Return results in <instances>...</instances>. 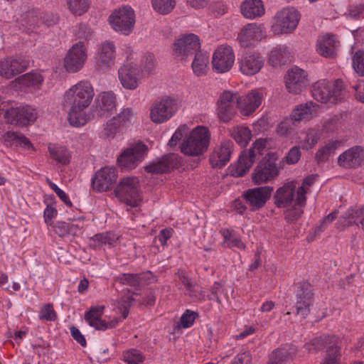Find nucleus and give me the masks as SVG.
I'll list each match as a JSON object with an SVG mask.
<instances>
[{"label": "nucleus", "mask_w": 364, "mask_h": 364, "mask_svg": "<svg viewBox=\"0 0 364 364\" xmlns=\"http://www.w3.org/2000/svg\"><path fill=\"white\" fill-rule=\"evenodd\" d=\"M94 95V90L87 81H80L66 91L64 105L70 107L68 119L70 125L80 127L91 119L90 114L85 110L90 105Z\"/></svg>", "instance_id": "f257e3e1"}, {"label": "nucleus", "mask_w": 364, "mask_h": 364, "mask_svg": "<svg viewBox=\"0 0 364 364\" xmlns=\"http://www.w3.org/2000/svg\"><path fill=\"white\" fill-rule=\"evenodd\" d=\"M210 140L209 129L205 127L198 126L183 140L181 145V151L187 156H199L208 150Z\"/></svg>", "instance_id": "f03ea898"}, {"label": "nucleus", "mask_w": 364, "mask_h": 364, "mask_svg": "<svg viewBox=\"0 0 364 364\" xmlns=\"http://www.w3.org/2000/svg\"><path fill=\"white\" fill-rule=\"evenodd\" d=\"M281 162L276 153L269 152L259 162L252 173V181L262 184L275 179L279 174Z\"/></svg>", "instance_id": "7ed1b4c3"}, {"label": "nucleus", "mask_w": 364, "mask_h": 364, "mask_svg": "<svg viewBox=\"0 0 364 364\" xmlns=\"http://www.w3.org/2000/svg\"><path fill=\"white\" fill-rule=\"evenodd\" d=\"M338 342V338L335 336L323 335L312 339L305 347L309 351H318L327 347L326 357L321 364H339L341 353Z\"/></svg>", "instance_id": "20e7f679"}, {"label": "nucleus", "mask_w": 364, "mask_h": 364, "mask_svg": "<svg viewBox=\"0 0 364 364\" xmlns=\"http://www.w3.org/2000/svg\"><path fill=\"white\" fill-rule=\"evenodd\" d=\"M139 183V181L136 177L123 178L114 189L115 196L127 205L139 206L141 200Z\"/></svg>", "instance_id": "39448f33"}, {"label": "nucleus", "mask_w": 364, "mask_h": 364, "mask_svg": "<svg viewBox=\"0 0 364 364\" xmlns=\"http://www.w3.org/2000/svg\"><path fill=\"white\" fill-rule=\"evenodd\" d=\"M178 109L177 100L165 96L153 103L150 110V118L156 124H162L169 120L176 113Z\"/></svg>", "instance_id": "423d86ee"}, {"label": "nucleus", "mask_w": 364, "mask_h": 364, "mask_svg": "<svg viewBox=\"0 0 364 364\" xmlns=\"http://www.w3.org/2000/svg\"><path fill=\"white\" fill-rule=\"evenodd\" d=\"M267 146V140L259 139L255 141L252 147L248 150L243 151L237 161L235 169L232 171V175L241 177L243 176L254 164L257 155H262Z\"/></svg>", "instance_id": "0eeeda50"}, {"label": "nucleus", "mask_w": 364, "mask_h": 364, "mask_svg": "<svg viewBox=\"0 0 364 364\" xmlns=\"http://www.w3.org/2000/svg\"><path fill=\"white\" fill-rule=\"evenodd\" d=\"M299 19L300 14L295 9H283L274 16L272 31L277 35L290 33L296 28Z\"/></svg>", "instance_id": "6e6552de"}, {"label": "nucleus", "mask_w": 364, "mask_h": 364, "mask_svg": "<svg viewBox=\"0 0 364 364\" xmlns=\"http://www.w3.org/2000/svg\"><path fill=\"white\" fill-rule=\"evenodd\" d=\"M342 82L337 80L332 83L326 80H321L312 85L313 97L322 103L336 102L341 95Z\"/></svg>", "instance_id": "1a4fd4ad"}, {"label": "nucleus", "mask_w": 364, "mask_h": 364, "mask_svg": "<svg viewBox=\"0 0 364 364\" xmlns=\"http://www.w3.org/2000/svg\"><path fill=\"white\" fill-rule=\"evenodd\" d=\"M109 23L114 31L129 35L135 24L134 11L128 6L115 9L109 17Z\"/></svg>", "instance_id": "9d476101"}, {"label": "nucleus", "mask_w": 364, "mask_h": 364, "mask_svg": "<svg viewBox=\"0 0 364 364\" xmlns=\"http://www.w3.org/2000/svg\"><path fill=\"white\" fill-rule=\"evenodd\" d=\"M37 117V110L29 105L11 107L4 114V118L8 123L22 127L34 122Z\"/></svg>", "instance_id": "9b49d317"}, {"label": "nucleus", "mask_w": 364, "mask_h": 364, "mask_svg": "<svg viewBox=\"0 0 364 364\" xmlns=\"http://www.w3.org/2000/svg\"><path fill=\"white\" fill-rule=\"evenodd\" d=\"M296 314L303 318L310 314L311 306L314 304V292L312 286L307 282L298 284L296 291Z\"/></svg>", "instance_id": "f8f14e48"}, {"label": "nucleus", "mask_w": 364, "mask_h": 364, "mask_svg": "<svg viewBox=\"0 0 364 364\" xmlns=\"http://www.w3.org/2000/svg\"><path fill=\"white\" fill-rule=\"evenodd\" d=\"M200 43L198 36L189 33L177 39L173 46L174 55L186 60L188 56L195 55L200 51Z\"/></svg>", "instance_id": "ddd939ff"}, {"label": "nucleus", "mask_w": 364, "mask_h": 364, "mask_svg": "<svg viewBox=\"0 0 364 364\" xmlns=\"http://www.w3.org/2000/svg\"><path fill=\"white\" fill-rule=\"evenodd\" d=\"M273 188L262 186L250 188L244 191L242 197L245 200L251 211H257L263 208L270 198Z\"/></svg>", "instance_id": "4468645a"}, {"label": "nucleus", "mask_w": 364, "mask_h": 364, "mask_svg": "<svg viewBox=\"0 0 364 364\" xmlns=\"http://www.w3.org/2000/svg\"><path fill=\"white\" fill-rule=\"evenodd\" d=\"M238 107L237 93L225 91L218 100L217 114L223 122L230 121L236 113Z\"/></svg>", "instance_id": "2eb2a0df"}, {"label": "nucleus", "mask_w": 364, "mask_h": 364, "mask_svg": "<svg viewBox=\"0 0 364 364\" xmlns=\"http://www.w3.org/2000/svg\"><path fill=\"white\" fill-rule=\"evenodd\" d=\"M147 151V146L141 142L125 150L118 158L119 166L126 169L135 168L144 159Z\"/></svg>", "instance_id": "dca6fc26"}, {"label": "nucleus", "mask_w": 364, "mask_h": 364, "mask_svg": "<svg viewBox=\"0 0 364 364\" xmlns=\"http://www.w3.org/2000/svg\"><path fill=\"white\" fill-rule=\"evenodd\" d=\"M240 71L245 75L252 76L258 73L264 64V57L257 52L247 51L238 58Z\"/></svg>", "instance_id": "f3484780"}, {"label": "nucleus", "mask_w": 364, "mask_h": 364, "mask_svg": "<svg viewBox=\"0 0 364 364\" xmlns=\"http://www.w3.org/2000/svg\"><path fill=\"white\" fill-rule=\"evenodd\" d=\"M87 59L84 43L80 41L74 44L68 50L64 59V67L69 73L79 71Z\"/></svg>", "instance_id": "a211bd4d"}, {"label": "nucleus", "mask_w": 364, "mask_h": 364, "mask_svg": "<svg viewBox=\"0 0 364 364\" xmlns=\"http://www.w3.org/2000/svg\"><path fill=\"white\" fill-rule=\"evenodd\" d=\"M235 62V54L231 47L221 46L213 53V69L218 73L229 71Z\"/></svg>", "instance_id": "6ab92c4d"}, {"label": "nucleus", "mask_w": 364, "mask_h": 364, "mask_svg": "<svg viewBox=\"0 0 364 364\" xmlns=\"http://www.w3.org/2000/svg\"><path fill=\"white\" fill-rule=\"evenodd\" d=\"M116 96L112 92H103L97 95L92 112L99 117H108L116 109Z\"/></svg>", "instance_id": "aec40b11"}, {"label": "nucleus", "mask_w": 364, "mask_h": 364, "mask_svg": "<svg viewBox=\"0 0 364 364\" xmlns=\"http://www.w3.org/2000/svg\"><path fill=\"white\" fill-rule=\"evenodd\" d=\"M117 171L113 167H105L99 170L92 178V186L95 191H108L116 183Z\"/></svg>", "instance_id": "412c9836"}, {"label": "nucleus", "mask_w": 364, "mask_h": 364, "mask_svg": "<svg viewBox=\"0 0 364 364\" xmlns=\"http://www.w3.org/2000/svg\"><path fill=\"white\" fill-rule=\"evenodd\" d=\"M264 94L262 90H253L244 96L237 95L238 108L244 116H249L261 105Z\"/></svg>", "instance_id": "4be33fe9"}, {"label": "nucleus", "mask_w": 364, "mask_h": 364, "mask_svg": "<svg viewBox=\"0 0 364 364\" xmlns=\"http://www.w3.org/2000/svg\"><path fill=\"white\" fill-rule=\"evenodd\" d=\"M115 60V46L113 42L106 41L102 43L95 56V66L97 69L107 70L114 64Z\"/></svg>", "instance_id": "5701e85b"}, {"label": "nucleus", "mask_w": 364, "mask_h": 364, "mask_svg": "<svg viewBox=\"0 0 364 364\" xmlns=\"http://www.w3.org/2000/svg\"><path fill=\"white\" fill-rule=\"evenodd\" d=\"M181 164L178 154L171 153L157 159L145 167L146 172L152 174L168 173Z\"/></svg>", "instance_id": "b1692460"}, {"label": "nucleus", "mask_w": 364, "mask_h": 364, "mask_svg": "<svg viewBox=\"0 0 364 364\" xmlns=\"http://www.w3.org/2000/svg\"><path fill=\"white\" fill-rule=\"evenodd\" d=\"M28 61L22 58H8L0 61V76L5 79H11L24 72Z\"/></svg>", "instance_id": "393cba45"}, {"label": "nucleus", "mask_w": 364, "mask_h": 364, "mask_svg": "<svg viewBox=\"0 0 364 364\" xmlns=\"http://www.w3.org/2000/svg\"><path fill=\"white\" fill-rule=\"evenodd\" d=\"M285 84L289 92L300 93L307 85L306 72L298 67L292 68L285 76Z\"/></svg>", "instance_id": "a878e982"}, {"label": "nucleus", "mask_w": 364, "mask_h": 364, "mask_svg": "<svg viewBox=\"0 0 364 364\" xmlns=\"http://www.w3.org/2000/svg\"><path fill=\"white\" fill-rule=\"evenodd\" d=\"M265 36L266 32L262 26L249 23L241 31L237 38L241 46L247 48L253 46L255 42L261 41Z\"/></svg>", "instance_id": "bb28decb"}, {"label": "nucleus", "mask_w": 364, "mask_h": 364, "mask_svg": "<svg viewBox=\"0 0 364 364\" xmlns=\"http://www.w3.org/2000/svg\"><path fill=\"white\" fill-rule=\"evenodd\" d=\"M234 144L230 140H225L216 147L210 156V162L213 168H220L230 160Z\"/></svg>", "instance_id": "cd10ccee"}, {"label": "nucleus", "mask_w": 364, "mask_h": 364, "mask_svg": "<svg viewBox=\"0 0 364 364\" xmlns=\"http://www.w3.org/2000/svg\"><path fill=\"white\" fill-rule=\"evenodd\" d=\"M296 192L294 182H289L279 187L274 195L275 205L279 208H284L293 205Z\"/></svg>", "instance_id": "c85d7f7f"}, {"label": "nucleus", "mask_w": 364, "mask_h": 364, "mask_svg": "<svg viewBox=\"0 0 364 364\" xmlns=\"http://www.w3.org/2000/svg\"><path fill=\"white\" fill-rule=\"evenodd\" d=\"M118 74L119 79L124 88L134 90L138 87L141 75L135 65H124L120 68Z\"/></svg>", "instance_id": "c756f323"}, {"label": "nucleus", "mask_w": 364, "mask_h": 364, "mask_svg": "<svg viewBox=\"0 0 364 364\" xmlns=\"http://www.w3.org/2000/svg\"><path fill=\"white\" fill-rule=\"evenodd\" d=\"M364 162V148L360 146H353L342 154L338 159V163L344 168H355Z\"/></svg>", "instance_id": "7c9ffc66"}, {"label": "nucleus", "mask_w": 364, "mask_h": 364, "mask_svg": "<svg viewBox=\"0 0 364 364\" xmlns=\"http://www.w3.org/2000/svg\"><path fill=\"white\" fill-rule=\"evenodd\" d=\"M307 191L304 187H299L296 192L295 203L292 207L284 213V218L289 223L297 221L303 215V208L306 205Z\"/></svg>", "instance_id": "2f4dec72"}, {"label": "nucleus", "mask_w": 364, "mask_h": 364, "mask_svg": "<svg viewBox=\"0 0 364 364\" xmlns=\"http://www.w3.org/2000/svg\"><path fill=\"white\" fill-rule=\"evenodd\" d=\"M339 41L335 35L326 34L321 36L317 41V52L324 58H335Z\"/></svg>", "instance_id": "473e14b6"}, {"label": "nucleus", "mask_w": 364, "mask_h": 364, "mask_svg": "<svg viewBox=\"0 0 364 364\" xmlns=\"http://www.w3.org/2000/svg\"><path fill=\"white\" fill-rule=\"evenodd\" d=\"M242 14L247 18L260 17L264 14V7L261 0H245L240 6Z\"/></svg>", "instance_id": "72a5a7b5"}, {"label": "nucleus", "mask_w": 364, "mask_h": 364, "mask_svg": "<svg viewBox=\"0 0 364 364\" xmlns=\"http://www.w3.org/2000/svg\"><path fill=\"white\" fill-rule=\"evenodd\" d=\"M104 308V306L92 307L90 310L87 311L85 315V321L89 323L90 326L94 327L97 330H107L105 321L101 319Z\"/></svg>", "instance_id": "f704fd0d"}, {"label": "nucleus", "mask_w": 364, "mask_h": 364, "mask_svg": "<svg viewBox=\"0 0 364 364\" xmlns=\"http://www.w3.org/2000/svg\"><path fill=\"white\" fill-rule=\"evenodd\" d=\"M179 282L185 287V294L193 299H198L200 291L197 283L190 278L184 271L179 270L177 273Z\"/></svg>", "instance_id": "c9c22d12"}, {"label": "nucleus", "mask_w": 364, "mask_h": 364, "mask_svg": "<svg viewBox=\"0 0 364 364\" xmlns=\"http://www.w3.org/2000/svg\"><path fill=\"white\" fill-rule=\"evenodd\" d=\"M319 137V133L317 129L313 128L308 129L300 133L299 136V143L303 149L309 150L317 144Z\"/></svg>", "instance_id": "e433bc0d"}, {"label": "nucleus", "mask_w": 364, "mask_h": 364, "mask_svg": "<svg viewBox=\"0 0 364 364\" xmlns=\"http://www.w3.org/2000/svg\"><path fill=\"white\" fill-rule=\"evenodd\" d=\"M208 63L209 56L206 53H203L200 51L196 53L192 63V69L194 74L197 76L205 75L208 69Z\"/></svg>", "instance_id": "4c0bfd02"}, {"label": "nucleus", "mask_w": 364, "mask_h": 364, "mask_svg": "<svg viewBox=\"0 0 364 364\" xmlns=\"http://www.w3.org/2000/svg\"><path fill=\"white\" fill-rule=\"evenodd\" d=\"M316 107V104L313 102H308L297 106L291 114V119L295 122H299L309 118L315 110Z\"/></svg>", "instance_id": "58836bf2"}, {"label": "nucleus", "mask_w": 364, "mask_h": 364, "mask_svg": "<svg viewBox=\"0 0 364 364\" xmlns=\"http://www.w3.org/2000/svg\"><path fill=\"white\" fill-rule=\"evenodd\" d=\"M232 137L242 146H246L252 138L250 129L244 126L233 127L230 131Z\"/></svg>", "instance_id": "ea45409f"}, {"label": "nucleus", "mask_w": 364, "mask_h": 364, "mask_svg": "<svg viewBox=\"0 0 364 364\" xmlns=\"http://www.w3.org/2000/svg\"><path fill=\"white\" fill-rule=\"evenodd\" d=\"M3 139L7 146H11L12 143L15 141L26 149H30L32 147V144L29 139L23 134L18 132L11 131L6 132L3 135Z\"/></svg>", "instance_id": "a19ab883"}, {"label": "nucleus", "mask_w": 364, "mask_h": 364, "mask_svg": "<svg viewBox=\"0 0 364 364\" xmlns=\"http://www.w3.org/2000/svg\"><path fill=\"white\" fill-rule=\"evenodd\" d=\"M360 218H364V205L348 208L345 214L340 218V220H347L346 225L352 226L353 225H358L357 220Z\"/></svg>", "instance_id": "79ce46f5"}, {"label": "nucleus", "mask_w": 364, "mask_h": 364, "mask_svg": "<svg viewBox=\"0 0 364 364\" xmlns=\"http://www.w3.org/2000/svg\"><path fill=\"white\" fill-rule=\"evenodd\" d=\"M48 150L52 158L58 162L64 165L70 162V155L65 147L52 145L48 146Z\"/></svg>", "instance_id": "37998d69"}, {"label": "nucleus", "mask_w": 364, "mask_h": 364, "mask_svg": "<svg viewBox=\"0 0 364 364\" xmlns=\"http://www.w3.org/2000/svg\"><path fill=\"white\" fill-rule=\"evenodd\" d=\"M338 144V141H331L320 148L316 154V159L318 163H323L328 161L330 156L334 154Z\"/></svg>", "instance_id": "c03bdc74"}, {"label": "nucleus", "mask_w": 364, "mask_h": 364, "mask_svg": "<svg viewBox=\"0 0 364 364\" xmlns=\"http://www.w3.org/2000/svg\"><path fill=\"white\" fill-rule=\"evenodd\" d=\"M69 10L74 14L81 16L86 13L90 6V0H67Z\"/></svg>", "instance_id": "a18cd8bd"}, {"label": "nucleus", "mask_w": 364, "mask_h": 364, "mask_svg": "<svg viewBox=\"0 0 364 364\" xmlns=\"http://www.w3.org/2000/svg\"><path fill=\"white\" fill-rule=\"evenodd\" d=\"M156 59L153 54L148 53L143 56L141 60V76L149 75L153 73L156 68Z\"/></svg>", "instance_id": "49530a36"}, {"label": "nucleus", "mask_w": 364, "mask_h": 364, "mask_svg": "<svg viewBox=\"0 0 364 364\" xmlns=\"http://www.w3.org/2000/svg\"><path fill=\"white\" fill-rule=\"evenodd\" d=\"M134 117V111L131 107L122 108L119 113L113 117L122 127L129 126Z\"/></svg>", "instance_id": "de8ad7c7"}, {"label": "nucleus", "mask_w": 364, "mask_h": 364, "mask_svg": "<svg viewBox=\"0 0 364 364\" xmlns=\"http://www.w3.org/2000/svg\"><path fill=\"white\" fill-rule=\"evenodd\" d=\"M289 54L286 47H279L271 51L269 63L276 66L279 64H284L287 62V57Z\"/></svg>", "instance_id": "09e8293b"}, {"label": "nucleus", "mask_w": 364, "mask_h": 364, "mask_svg": "<svg viewBox=\"0 0 364 364\" xmlns=\"http://www.w3.org/2000/svg\"><path fill=\"white\" fill-rule=\"evenodd\" d=\"M114 281L121 285L129 286L135 289L139 287L138 274H121L115 277Z\"/></svg>", "instance_id": "8fccbe9b"}, {"label": "nucleus", "mask_w": 364, "mask_h": 364, "mask_svg": "<svg viewBox=\"0 0 364 364\" xmlns=\"http://www.w3.org/2000/svg\"><path fill=\"white\" fill-rule=\"evenodd\" d=\"M152 6L157 12L167 14L174 9L176 1L175 0H152Z\"/></svg>", "instance_id": "3c124183"}, {"label": "nucleus", "mask_w": 364, "mask_h": 364, "mask_svg": "<svg viewBox=\"0 0 364 364\" xmlns=\"http://www.w3.org/2000/svg\"><path fill=\"white\" fill-rule=\"evenodd\" d=\"M123 360L127 364H139L144 360V356L137 349L132 348L123 352Z\"/></svg>", "instance_id": "603ef678"}, {"label": "nucleus", "mask_w": 364, "mask_h": 364, "mask_svg": "<svg viewBox=\"0 0 364 364\" xmlns=\"http://www.w3.org/2000/svg\"><path fill=\"white\" fill-rule=\"evenodd\" d=\"M353 70L359 76H364V51L358 50L352 56Z\"/></svg>", "instance_id": "864d4df0"}, {"label": "nucleus", "mask_w": 364, "mask_h": 364, "mask_svg": "<svg viewBox=\"0 0 364 364\" xmlns=\"http://www.w3.org/2000/svg\"><path fill=\"white\" fill-rule=\"evenodd\" d=\"M122 127L113 117L107 121L103 130V134L107 138H114Z\"/></svg>", "instance_id": "5fc2aeb1"}, {"label": "nucleus", "mask_w": 364, "mask_h": 364, "mask_svg": "<svg viewBox=\"0 0 364 364\" xmlns=\"http://www.w3.org/2000/svg\"><path fill=\"white\" fill-rule=\"evenodd\" d=\"M39 318L49 321H54L57 318V314L52 304L44 305L39 312Z\"/></svg>", "instance_id": "6e6d98bb"}, {"label": "nucleus", "mask_w": 364, "mask_h": 364, "mask_svg": "<svg viewBox=\"0 0 364 364\" xmlns=\"http://www.w3.org/2000/svg\"><path fill=\"white\" fill-rule=\"evenodd\" d=\"M338 213V210H334L323 218L321 220L320 225L315 228V233L320 234L321 232H323L328 228V226L337 218Z\"/></svg>", "instance_id": "4d7b16f0"}, {"label": "nucleus", "mask_w": 364, "mask_h": 364, "mask_svg": "<svg viewBox=\"0 0 364 364\" xmlns=\"http://www.w3.org/2000/svg\"><path fill=\"white\" fill-rule=\"evenodd\" d=\"M197 314L191 310H186L180 318L179 326L187 328L191 327L196 318Z\"/></svg>", "instance_id": "13d9d810"}, {"label": "nucleus", "mask_w": 364, "mask_h": 364, "mask_svg": "<svg viewBox=\"0 0 364 364\" xmlns=\"http://www.w3.org/2000/svg\"><path fill=\"white\" fill-rule=\"evenodd\" d=\"M23 81L28 86L38 87L43 81L42 75L39 73H28L23 75Z\"/></svg>", "instance_id": "bf43d9fd"}, {"label": "nucleus", "mask_w": 364, "mask_h": 364, "mask_svg": "<svg viewBox=\"0 0 364 364\" xmlns=\"http://www.w3.org/2000/svg\"><path fill=\"white\" fill-rule=\"evenodd\" d=\"M139 280V287L141 285H148L158 282V277L154 274L151 272L147 271L138 274Z\"/></svg>", "instance_id": "052dcab7"}, {"label": "nucleus", "mask_w": 364, "mask_h": 364, "mask_svg": "<svg viewBox=\"0 0 364 364\" xmlns=\"http://www.w3.org/2000/svg\"><path fill=\"white\" fill-rule=\"evenodd\" d=\"M301 158V151L298 146L292 147L285 156V159L289 164H296Z\"/></svg>", "instance_id": "680f3d73"}, {"label": "nucleus", "mask_w": 364, "mask_h": 364, "mask_svg": "<svg viewBox=\"0 0 364 364\" xmlns=\"http://www.w3.org/2000/svg\"><path fill=\"white\" fill-rule=\"evenodd\" d=\"M93 31L90 26L86 24H80L76 31V36L79 39L89 40L92 36Z\"/></svg>", "instance_id": "e2e57ef3"}, {"label": "nucleus", "mask_w": 364, "mask_h": 364, "mask_svg": "<svg viewBox=\"0 0 364 364\" xmlns=\"http://www.w3.org/2000/svg\"><path fill=\"white\" fill-rule=\"evenodd\" d=\"M230 364H252V355L248 351L237 354Z\"/></svg>", "instance_id": "0e129e2a"}, {"label": "nucleus", "mask_w": 364, "mask_h": 364, "mask_svg": "<svg viewBox=\"0 0 364 364\" xmlns=\"http://www.w3.org/2000/svg\"><path fill=\"white\" fill-rule=\"evenodd\" d=\"M54 231L60 237H64L69 234V224L65 222H58L54 226Z\"/></svg>", "instance_id": "69168bd1"}, {"label": "nucleus", "mask_w": 364, "mask_h": 364, "mask_svg": "<svg viewBox=\"0 0 364 364\" xmlns=\"http://www.w3.org/2000/svg\"><path fill=\"white\" fill-rule=\"evenodd\" d=\"M364 6L363 4L351 5L348 9L349 16L355 19L359 18L363 14Z\"/></svg>", "instance_id": "338daca9"}, {"label": "nucleus", "mask_w": 364, "mask_h": 364, "mask_svg": "<svg viewBox=\"0 0 364 364\" xmlns=\"http://www.w3.org/2000/svg\"><path fill=\"white\" fill-rule=\"evenodd\" d=\"M353 87L355 90V98L364 103V80L358 82Z\"/></svg>", "instance_id": "774afa93"}]
</instances>
